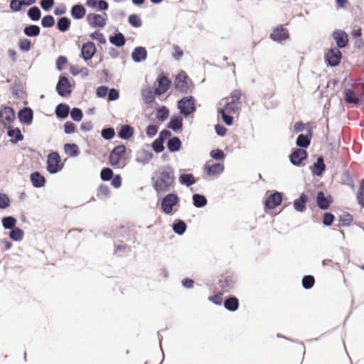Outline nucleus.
Listing matches in <instances>:
<instances>
[{
  "mask_svg": "<svg viewBox=\"0 0 364 364\" xmlns=\"http://www.w3.org/2000/svg\"><path fill=\"white\" fill-rule=\"evenodd\" d=\"M209 155L211 159L219 161H223L226 157L224 151L219 148L212 149Z\"/></svg>",
  "mask_w": 364,
  "mask_h": 364,
  "instance_id": "603ef678",
  "label": "nucleus"
},
{
  "mask_svg": "<svg viewBox=\"0 0 364 364\" xmlns=\"http://www.w3.org/2000/svg\"><path fill=\"white\" fill-rule=\"evenodd\" d=\"M97 51V48L92 41H86L81 46L80 58L85 62H88L93 58Z\"/></svg>",
  "mask_w": 364,
  "mask_h": 364,
  "instance_id": "ddd939ff",
  "label": "nucleus"
},
{
  "mask_svg": "<svg viewBox=\"0 0 364 364\" xmlns=\"http://www.w3.org/2000/svg\"><path fill=\"white\" fill-rule=\"evenodd\" d=\"M29 178L32 186L36 188H41L46 186V178L38 171L32 172L29 176Z\"/></svg>",
  "mask_w": 364,
  "mask_h": 364,
  "instance_id": "bb28decb",
  "label": "nucleus"
},
{
  "mask_svg": "<svg viewBox=\"0 0 364 364\" xmlns=\"http://www.w3.org/2000/svg\"><path fill=\"white\" fill-rule=\"evenodd\" d=\"M141 95L143 101L146 105H151L155 100L156 95V90L155 88L148 87L147 89L141 90Z\"/></svg>",
  "mask_w": 364,
  "mask_h": 364,
  "instance_id": "ea45409f",
  "label": "nucleus"
},
{
  "mask_svg": "<svg viewBox=\"0 0 364 364\" xmlns=\"http://www.w3.org/2000/svg\"><path fill=\"white\" fill-rule=\"evenodd\" d=\"M37 0H9V8L12 12L16 13L21 11L23 6H30Z\"/></svg>",
  "mask_w": 364,
  "mask_h": 364,
  "instance_id": "cd10ccee",
  "label": "nucleus"
},
{
  "mask_svg": "<svg viewBox=\"0 0 364 364\" xmlns=\"http://www.w3.org/2000/svg\"><path fill=\"white\" fill-rule=\"evenodd\" d=\"M309 154L306 150L292 148L289 155L290 163L296 167L304 166V161L307 160Z\"/></svg>",
  "mask_w": 364,
  "mask_h": 364,
  "instance_id": "9d476101",
  "label": "nucleus"
},
{
  "mask_svg": "<svg viewBox=\"0 0 364 364\" xmlns=\"http://www.w3.org/2000/svg\"><path fill=\"white\" fill-rule=\"evenodd\" d=\"M126 153L127 147L124 144H121L115 146L109 154V164L112 167L119 168L120 161L124 158Z\"/></svg>",
  "mask_w": 364,
  "mask_h": 364,
  "instance_id": "1a4fd4ad",
  "label": "nucleus"
},
{
  "mask_svg": "<svg viewBox=\"0 0 364 364\" xmlns=\"http://www.w3.org/2000/svg\"><path fill=\"white\" fill-rule=\"evenodd\" d=\"M109 41L111 44L116 47H123L126 43L124 35L119 31H117L112 35L109 36Z\"/></svg>",
  "mask_w": 364,
  "mask_h": 364,
  "instance_id": "c9c22d12",
  "label": "nucleus"
},
{
  "mask_svg": "<svg viewBox=\"0 0 364 364\" xmlns=\"http://www.w3.org/2000/svg\"><path fill=\"white\" fill-rule=\"evenodd\" d=\"M88 24L92 28H103L106 26L107 18L103 17L102 15L95 13H91L86 16Z\"/></svg>",
  "mask_w": 364,
  "mask_h": 364,
  "instance_id": "b1692460",
  "label": "nucleus"
},
{
  "mask_svg": "<svg viewBox=\"0 0 364 364\" xmlns=\"http://www.w3.org/2000/svg\"><path fill=\"white\" fill-rule=\"evenodd\" d=\"M166 147L171 153L179 151L182 148V141L179 136H173L166 141Z\"/></svg>",
  "mask_w": 364,
  "mask_h": 364,
  "instance_id": "f704fd0d",
  "label": "nucleus"
},
{
  "mask_svg": "<svg viewBox=\"0 0 364 364\" xmlns=\"http://www.w3.org/2000/svg\"><path fill=\"white\" fill-rule=\"evenodd\" d=\"M24 84L22 80L16 77L11 87V94L14 98L21 100L23 98Z\"/></svg>",
  "mask_w": 364,
  "mask_h": 364,
  "instance_id": "72a5a7b5",
  "label": "nucleus"
},
{
  "mask_svg": "<svg viewBox=\"0 0 364 364\" xmlns=\"http://www.w3.org/2000/svg\"><path fill=\"white\" fill-rule=\"evenodd\" d=\"M223 292L217 291L213 295L209 296L208 299L217 306H221L223 304Z\"/></svg>",
  "mask_w": 364,
  "mask_h": 364,
  "instance_id": "69168bd1",
  "label": "nucleus"
},
{
  "mask_svg": "<svg viewBox=\"0 0 364 364\" xmlns=\"http://www.w3.org/2000/svg\"><path fill=\"white\" fill-rule=\"evenodd\" d=\"M141 154L143 156H137L135 161L137 163L142 164L144 165L148 164L149 161L154 157V154L150 151L143 149L141 152H138V154Z\"/></svg>",
  "mask_w": 364,
  "mask_h": 364,
  "instance_id": "09e8293b",
  "label": "nucleus"
},
{
  "mask_svg": "<svg viewBox=\"0 0 364 364\" xmlns=\"http://www.w3.org/2000/svg\"><path fill=\"white\" fill-rule=\"evenodd\" d=\"M63 164L61 163V158L56 151H50L47 156L46 169L50 174H55L63 168Z\"/></svg>",
  "mask_w": 364,
  "mask_h": 364,
  "instance_id": "39448f33",
  "label": "nucleus"
},
{
  "mask_svg": "<svg viewBox=\"0 0 364 364\" xmlns=\"http://www.w3.org/2000/svg\"><path fill=\"white\" fill-rule=\"evenodd\" d=\"M353 221V217L351 214L344 212L338 217V227H350Z\"/></svg>",
  "mask_w": 364,
  "mask_h": 364,
  "instance_id": "49530a36",
  "label": "nucleus"
},
{
  "mask_svg": "<svg viewBox=\"0 0 364 364\" xmlns=\"http://www.w3.org/2000/svg\"><path fill=\"white\" fill-rule=\"evenodd\" d=\"M6 129V134L11 137L10 142L12 144H16L22 141L24 136L22 134L21 129L18 127H12L11 126L5 128Z\"/></svg>",
  "mask_w": 364,
  "mask_h": 364,
  "instance_id": "a878e982",
  "label": "nucleus"
},
{
  "mask_svg": "<svg viewBox=\"0 0 364 364\" xmlns=\"http://www.w3.org/2000/svg\"><path fill=\"white\" fill-rule=\"evenodd\" d=\"M131 57L134 63H141L147 58V50L144 46H136L132 50Z\"/></svg>",
  "mask_w": 364,
  "mask_h": 364,
  "instance_id": "7c9ffc66",
  "label": "nucleus"
},
{
  "mask_svg": "<svg viewBox=\"0 0 364 364\" xmlns=\"http://www.w3.org/2000/svg\"><path fill=\"white\" fill-rule=\"evenodd\" d=\"M283 200V193L273 191L269 196L265 198L264 206L267 210H274L279 206Z\"/></svg>",
  "mask_w": 364,
  "mask_h": 364,
  "instance_id": "4468645a",
  "label": "nucleus"
},
{
  "mask_svg": "<svg viewBox=\"0 0 364 364\" xmlns=\"http://www.w3.org/2000/svg\"><path fill=\"white\" fill-rule=\"evenodd\" d=\"M134 134V129L129 124H122L117 132V136L122 140H129Z\"/></svg>",
  "mask_w": 364,
  "mask_h": 364,
  "instance_id": "2f4dec72",
  "label": "nucleus"
},
{
  "mask_svg": "<svg viewBox=\"0 0 364 364\" xmlns=\"http://www.w3.org/2000/svg\"><path fill=\"white\" fill-rule=\"evenodd\" d=\"M114 175L112 168L109 167H104L100 171V179L102 181H109Z\"/></svg>",
  "mask_w": 364,
  "mask_h": 364,
  "instance_id": "0e129e2a",
  "label": "nucleus"
},
{
  "mask_svg": "<svg viewBox=\"0 0 364 364\" xmlns=\"http://www.w3.org/2000/svg\"><path fill=\"white\" fill-rule=\"evenodd\" d=\"M169 109L165 106L162 105L156 109V118L161 122H164L166 121L169 116Z\"/></svg>",
  "mask_w": 364,
  "mask_h": 364,
  "instance_id": "de8ad7c7",
  "label": "nucleus"
},
{
  "mask_svg": "<svg viewBox=\"0 0 364 364\" xmlns=\"http://www.w3.org/2000/svg\"><path fill=\"white\" fill-rule=\"evenodd\" d=\"M196 98L193 95H188L178 100L176 107L180 114L184 118H188L196 111Z\"/></svg>",
  "mask_w": 364,
  "mask_h": 364,
  "instance_id": "20e7f679",
  "label": "nucleus"
},
{
  "mask_svg": "<svg viewBox=\"0 0 364 364\" xmlns=\"http://www.w3.org/2000/svg\"><path fill=\"white\" fill-rule=\"evenodd\" d=\"M9 237L14 242H21L24 237V231L18 227H15L9 230Z\"/></svg>",
  "mask_w": 364,
  "mask_h": 364,
  "instance_id": "c03bdc74",
  "label": "nucleus"
},
{
  "mask_svg": "<svg viewBox=\"0 0 364 364\" xmlns=\"http://www.w3.org/2000/svg\"><path fill=\"white\" fill-rule=\"evenodd\" d=\"M341 183L349 186L351 189H355L354 181L349 172V171H344L341 176Z\"/></svg>",
  "mask_w": 364,
  "mask_h": 364,
  "instance_id": "3c124183",
  "label": "nucleus"
},
{
  "mask_svg": "<svg viewBox=\"0 0 364 364\" xmlns=\"http://www.w3.org/2000/svg\"><path fill=\"white\" fill-rule=\"evenodd\" d=\"M332 38L336 42L338 50L346 48L348 46V36L347 33L341 29H336L331 34Z\"/></svg>",
  "mask_w": 364,
  "mask_h": 364,
  "instance_id": "f3484780",
  "label": "nucleus"
},
{
  "mask_svg": "<svg viewBox=\"0 0 364 364\" xmlns=\"http://www.w3.org/2000/svg\"><path fill=\"white\" fill-rule=\"evenodd\" d=\"M129 24L134 28H140L142 26V20L136 14H132L128 16Z\"/></svg>",
  "mask_w": 364,
  "mask_h": 364,
  "instance_id": "052dcab7",
  "label": "nucleus"
},
{
  "mask_svg": "<svg viewBox=\"0 0 364 364\" xmlns=\"http://www.w3.org/2000/svg\"><path fill=\"white\" fill-rule=\"evenodd\" d=\"M198 178H195L193 173H181L178 176V183L186 187L196 184Z\"/></svg>",
  "mask_w": 364,
  "mask_h": 364,
  "instance_id": "e433bc0d",
  "label": "nucleus"
},
{
  "mask_svg": "<svg viewBox=\"0 0 364 364\" xmlns=\"http://www.w3.org/2000/svg\"><path fill=\"white\" fill-rule=\"evenodd\" d=\"M71 26V20L67 16L59 17L57 20L56 28L62 33L68 31Z\"/></svg>",
  "mask_w": 364,
  "mask_h": 364,
  "instance_id": "79ce46f5",
  "label": "nucleus"
},
{
  "mask_svg": "<svg viewBox=\"0 0 364 364\" xmlns=\"http://www.w3.org/2000/svg\"><path fill=\"white\" fill-rule=\"evenodd\" d=\"M86 9L81 3H77L72 6L70 9V16L75 20H80L86 15Z\"/></svg>",
  "mask_w": 364,
  "mask_h": 364,
  "instance_id": "473e14b6",
  "label": "nucleus"
},
{
  "mask_svg": "<svg viewBox=\"0 0 364 364\" xmlns=\"http://www.w3.org/2000/svg\"><path fill=\"white\" fill-rule=\"evenodd\" d=\"M23 32L25 36L29 38H36L41 33V28L36 24H26Z\"/></svg>",
  "mask_w": 364,
  "mask_h": 364,
  "instance_id": "58836bf2",
  "label": "nucleus"
},
{
  "mask_svg": "<svg viewBox=\"0 0 364 364\" xmlns=\"http://www.w3.org/2000/svg\"><path fill=\"white\" fill-rule=\"evenodd\" d=\"M237 276L233 274H225L223 276V279L219 280L220 287L224 290L225 292H229L234 289L237 282Z\"/></svg>",
  "mask_w": 364,
  "mask_h": 364,
  "instance_id": "4be33fe9",
  "label": "nucleus"
},
{
  "mask_svg": "<svg viewBox=\"0 0 364 364\" xmlns=\"http://www.w3.org/2000/svg\"><path fill=\"white\" fill-rule=\"evenodd\" d=\"M116 135L114 129L112 127H105L101 130V136L105 139L109 141Z\"/></svg>",
  "mask_w": 364,
  "mask_h": 364,
  "instance_id": "864d4df0",
  "label": "nucleus"
},
{
  "mask_svg": "<svg viewBox=\"0 0 364 364\" xmlns=\"http://www.w3.org/2000/svg\"><path fill=\"white\" fill-rule=\"evenodd\" d=\"M313 137V129L311 127H308L306 129V134H299L296 139V145L297 149L306 150L310 146L311 139Z\"/></svg>",
  "mask_w": 364,
  "mask_h": 364,
  "instance_id": "dca6fc26",
  "label": "nucleus"
},
{
  "mask_svg": "<svg viewBox=\"0 0 364 364\" xmlns=\"http://www.w3.org/2000/svg\"><path fill=\"white\" fill-rule=\"evenodd\" d=\"M68 58L65 55H59L55 61V68L58 71L64 70L65 65L68 63Z\"/></svg>",
  "mask_w": 364,
  "mask_h": 364,
  "instance_id": "774afa93",
  "label": "nucleus"
},
{
  "mask_svg": "<svg viewBox=\"0 0 364 364\" xmlns=\"http://www.w3.org/2000/svg\"><path fill=\"white\" fill-rule=\"evenodd\" d=\"M161 198L159 202L160 210L166 215H173L177 210L174 207L179 206L181 198L176 192H169Z\"/></svg>",
  "mask_w": 364,
  "mask_h": 364,
  "instance_id": "f03ea898",
  "label": "nucleus"
},
{
  "mask_svg": "<svg viewBox=\"0 0 364 364\" xmlns=\"http://www.w3.org/2000/svg\"><path fill=\"white\" fill-rule=\"evenodd\" d=\"M157 87L156 96L160 97L165 94L171 87L172 81L168 77V73L161 72L156 77Z\"/></svg>",
  "mask_w": 364,
  "mask_h": 364,
  "instance_id": "9b49d317",
  "label": "nucleus"
},
{
  "mask_svg": "<svg viewBox=\"0 0 364 364\" xmlns=\"http://www.w3.org/2000/svg\"><path fill=\"white\" fill-rule=\"evenodd\" d=\"M313 176L321 177L326 170L324 157L318 155L312 166H309Z\"/></svg>",
  "mask_w": 364,
  "mask_h": 364,
  "instance_id": "aec40b11",
  "label": "nucleus"
},
{
  "mask_svg": "<svg viewBox=\"0 0 364 364\" xmlns=\"http://www.w3.org/2000/svg\"><path fill=\"white\" fill-rule=\"evenodd\" d=\"M192 200L193 205L197 208H202L208 204L205 196L201 193H193Z\"/></svg>",
  "mask_w": 364,
  "mask_h": 364,
  "instance_id": "37998d69",
  "label": "nucleus"
},
{
  "mask_svg": "<svg viewBox=\"0 0 364 364\" xmlns=\"http://www.w3.org/2000/svg\"><path fill=\"white\" fill-rule=\"evenodd\" d=\"M41 11L37 6H31L27 11V16L32 21H38L41 18Z\"/></svg>",
  "mask_w": 364,
  "mask_h": 364,
  "instance_id": "8fccbe9b",
  "label": "nucleus"
},
{
  "mask_svg": "<svg viewBox=\"0 0 364 364\" xmlns=\"http://www.w3.org/2000/svg\"><path fill=\"white\" fill-rule=\"evenodd\" d=\"M171 228L175 234L181 236L186 232L188 226L184 220L176 219L173 222Z\"/></svg>",
  "mask_w": 364,
  "mask_h": 364,
  "instance_id": "4c0bfd02",
  "label": "nucleus"
},
{
  "mask_svg": "<svg viewBox=\"0 0 364 364\" xmlns=\"http://www.w3.org/2000/svg\"><path fill=\"white\" fill-rule=\"evenodd\" d=\"M342 87L343 88V99L346 103L357 106L360 100L361 101L360 95H359L358 91L351 80L345 78L342 82Z\"/></svg>",
  "mask_w": 364,
  "mask_h": 364,
  "instance_id": "7ed1b4c3",
  "label": "nucleus"
},
{
  "mask_svg": "<svg viewBox=\"0 0 364 364\" xmlns=\"http://www.w3.org/2000/svg\"><path fill=\"white\" fill-rule=\"evenodd\" d=\"M16 119L14 109L9 106L4 105L0 110V122L4 128L11 126Z\"/></svg>",
  "mask_w": 364,
  "mask_h": 364,
  "instance_id": "f8f14e48",
  "label": "nucleus"
},
{
  "mask_svg": "<svg viewBox=\"0 0 364 364\" xmlns=\"http://www.w3.org/2000/svg\"><path fill=\"white\" fill-rule=\"evenodd\" d=\"M18 48L22 52H28L33 47L31 41L28 38H21L18 43Z\"/></svg>",
  "mask_w": 364,
  "mask_h": 364,
  "instance_id": "13d9d810",
  "label": "nucleus"
},
{
  "mask_svg": "<svg viewBox=\"0 0 364 364\" xmlns=\"http://www.w3.org/2000/svg\"><path fill=\"white\" fill-rule=\"evenodd\" d=\"M203 171L209 176H218L225 170L224 164L218 162L213 164L205 163L203 167Z\"/></svg>",
  "mask_w": 364,
  "mask_h": 364,
  "instance_id": "5701e85b",
  "label": "nucleus"
},
{
  "mask_svg": "<svg viewBox=\"0 0 364 364\" xmlns=\"http://www.w3.org/2000/svg\"><path fill=\"white\" fill-rule=\"evenodd\" d=\"M41 23L43 28H50L55 25V20L53 15L47 14L41 18Z\"/></svg>",
  "mask_w": 364,
  "mask_h": 364,
  "instance_id": "680f3d73",
  "label": "nucleus"
},
{
  "mask_svg": "<svg viewBox=\"0 0 364 364\" xmlns=\"http://www.w3.org/2000/svg\"><path fill=\"white\" fill-rule=\"evenodd\" d=\"M314 284H315V279H314V276H312L311 274H308V275H304L302 277L301 285L304 289H306V290L311 289L314 287Z\"/></svg>",
  "mask_w": 364,
  "mask_h": 364,
  "instance_id": "5fc2aeb1",
  "label": "nucleus"
},
{
  "mask_svg": "<svg viewBox=\"0 0 364 364\" xmlns=\"http://www.w3.org/2000/svg\"><path fill=\"white\" fill-rule=\"evenodd\" d=\"M316 203L318 208L321 210H328L333 202L331 195L325 196L322 191H318L316 193Z\"/></svg>",
  "mask_w": 364,
  "mask_h": 364,
  "instance_id": "a211bd4d",
  "label": "nucleus"
},
{
  "mask_svg": "<svg viewBox=\"0 0 364 364\" xmlns=\"http://www.w3.org/2000/svg\"><path fill=\"white\" fill-rule=\"evenodd\" d=\"M70 118L73 122H80L83 118L82 110L79 107H73L70 110Z\"/></svg>",
  "mask_w": 364,
  "mask_h": 364,
  "instance_id": "4d7b16f0",
  "label": "nucleus"
},
{
  "mask_svg": "<svg viewBox=\"0 0 364 364\" xmlns=\"http://www.w3.org/2000/svg\"><path fill=\"white\" fill-rule=\"evenodd\" d=\"M357 203L361 208H364V178L360 181L359 188L356 194Z\"/></svg>",
  "mask_w": 364,
  "mask_h": 364,
  "instance_id": "6e6d98bb",
  "label": "nucleus"
},
{
  "mask_svg": "<svg viewBox=\"0 0 364 364\" xmlns=\"http://www.w3.org/2000/svg\"><path fill=\"white\" fill-rule=\"evenodd\" d=\"M342 57L341 51L336 47H332L325 51L323 58L327 67L335 68L340 65Z\"/></svg>",
  "mask_w": 364,
  "mask_h": 364,
  "instance_id": "0eeeda50",
  "label": "nucleus"
},
{
  "mask_svg": "<svg viewBox=\"0 0 364 364\" xmlns=\"http://www.w3.org/2000/svg\"><path fill=\"white\" fill-rule=\"evenodd\" d=\"M218 113L220 114L221 119L228 127L232 126L234 121V117L225 112V108H220L218 109Z\"/></svg>",
  "mask_w": 364,
  "mask_h": 364,
  "instance_id": "bf43d9fd",
  "label": "nucleus"
},
{
  "mask_svg": "<svg viewBox=\"0 0 364 364\" xmlns=\"http://www.w3.org/2000/svg\"><path fill=\"white\" fill-rule=\"evenodd\" d=\"M18 121L25 125L29 126L33 120V111L28 106H25L18 111L17 113Z\"/></svg>",
  "mask_w": 364,
  "mask_h": 364,
  "instance_id": "412c9836",
  "label": "nucleus"
},
{
  "mask_svg": "<svg viewBox=\"0 0 364 364\" xmlns=\"http://www.w3.org/2000/svg\"><path fill=\"white\" fill-rule=\"evenodd\" d=\"M289 37L288 30L283 25H279L274 27L272 32L269 34L270 39L277 43L285 41L288 40Z\"/></svg>",
  "mask_w": 364,
  "mask_h": 364,
  "instance_id": "2eb2a0df",
  "label": "nucleus"
},
{
  "mask_svg": "<svg viewBox=\"0 0 364 364\" xmlns=\"http://www.w3.org/2000/svg\"><path fill=\"white\" fill-rule=\"evenodd\" d=\"M55 91L57 94L63 98H67L70 96L73 88L68 76L66 74H60L58 77Z\"/></svg>",
  "mask_w": 364,
  "mask_h": 364,
  "instance_id": "423d86ee",
  "label": "nucleus"
},
{
  "mask_svg": "<svg viewBox=\"0 0 364 364\" xmlns=\"http://www.w3.org/2000/svg\"><path fill=\"white\" fill-rule=\"evenodd\" d=\"M63 132L65 134H72L77 132V125L73 121H67L63 124Z\"/></svg>",
  "mask_w": 364,
  "mask_h": 364,
  "instance_id": "e2e57ef3",
  "label": "nucleus"
},
{
  "mask_svg": "<svg viewBox=\"0 0 364 364\" xmlns=\"http://www.w3.org/2000/svg\"><path fill=\"white\" fill-rule=\"evenodd\" d=\"M70 110V108L68 104L61 102L56 105L54 112L59 121H63L68 117Z\"/></svg>",
  "mask_w": 364,
  "mask_h": 364,
  "instance_id": "c85d7f7f",
  "label": "nucleus"
},
{
  "mask_svg": "<svg viewBox=\"0 0 364 364\" xmlns=\"http://www.w3.org/2000/svg\"><path fill=\"white\" fill-rule=\"evenodd\" d=\"M1 224L4 230H10L16 226L17 219L12 215L4 216L1 218Z\"/></svg>",
  "mask_w": 364,
  "mask_h": 364,
  "instance_id": "a18cd8bd",
  "label": "nucleus"
},
{
  "mask_svg": "<svg viewBox=\"0 0 364 364\" xmlns=\"http://www.w3.org/2000/svg\"><path fill=\"white\" fill-rule=\"evenodd\" d=\"M309 198L305 193H301L299 198L293 202L294 209L298 213H304L306 210V204Z\"/></svg>",
  "mask_w": 364,
  "mask_h": 364,
  "instance_id": "c756f323",
  "label": "nucleus"
},
{
  "mask_svg": "<svg viewBox=\"0 0 364 364\" xmlns=\"http://www.w3.org/2000/svg\"><path fill=\"white\" fill-rule=\"evenodd\" d=\"M64 152L70 157H77L80 154L79 146L75 143H66L63 146Z\"/></svg>",
  "mask_w": 364,
  "mask_h": 364,
  "instance_id": "a19ab883",
  "label": "nucleus"
},
{
  "mask_svg": "<svg viewBox=\"0 0 364 364\" xmlns=\"http://www.w3.org/2000/svg\"><path fill=\"white\" fill-rule=\"evenodd\" d=\"M336 218L335 215L330 212H326L323 215V220L322 223L323 225L325 227H329L331 226L333 223L334 222Z\"/></svg>",
  "mask_w": 364,
  "mask_h": 364,
  "instance_id": "338daca9",
  "label": "nucleus"
},
{
  "mask_svg": "<svg viewBox=\"0 0 364 364\" xmlns=\"http://www.w3.org/2000/svg\"><path fill=\"white\" fill-rule=\"evenodd\" d=\"M189 82L193 83L186 72L181 70L175 76L173 81L174 89L182 94H187L189 90Z\"/></svg>",
  "mask_w": 364,
  "mask_h": 364,
  "instance_id": "6e6552de",
  "label": "nucleus"
},
{
  "mask_svg": "<svg viewBox=\"0 0 364 364\" xmlns=\"http://www.w3.org/2000/svg\"><path fill=\"white\" fill-rule=\"evenodd\" d=\"M183 118L184 117L180 113L173 114L166 124L167 129H171L174 133H181L183 128Z\"/></svg>",
  "mask_w": 364,
  "mask_h": 364,
  "instance_id": "6ab92c4d",
  "label": "nucleus"
},
{
  "mask_svg": "<svg viewBox=\"0 0 364 364\" xmlns=\"http://www.w3.org/2000/svg\"><path fill=\"white\" fill-rule=\"evenodd\" d=\"M223 304L227 311L235 312L237 311L240 307V301L236 296L230 294L225 298Z\"/></svg>",
  "mask_w": 364,
  "mask_h": 364,
  "instance_id": "393cba45",
  "label": "nucleus"
},
{
  "mask_svg": "<svg viewBox=\"0 0 364 364\" xmlns=\"http://www.w3.org/2000/svg\"><path fill=\"white\" fill-rule=\"evenodd\" d=\"M156 177L151 178V184L156 193L158 198H160L164 193L168 192L173 188L176 184L174 169L170 165L161 167L159 172H156Z\"/></svg>",
  "mask_w": 364,
  "mask_h": 364,
  "instance_id": "f257e3e1",
  "label": "nucleus"
}]
</instances>
